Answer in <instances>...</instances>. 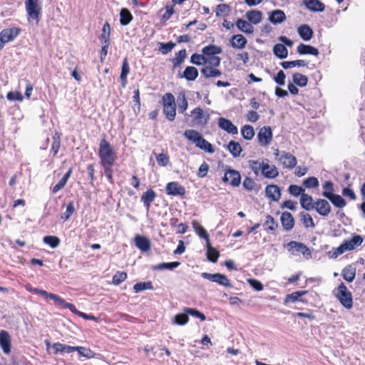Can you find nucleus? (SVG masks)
<instances>
[{
	"label": "nucleus",
	"instance_id": "f8f14e48",
	"mask_svg": "<svg viewBox=\"0 0 365 365\" xmlns=\"http://www.w3.org/2000/svg\"><path fill=\"white\" fill-rule=\"evenodd\" d=\"M258 143L261 146H267L272 140V132L269 126H263L257 133Z\"/></svg>",
	"mask_w": 365,
	"mask_h": 365
},
{
	"label": "nucleus",
	"instance_id": "09e8293b",
	"mask_svg": "<svg viewBox=\"0 0 365 365\" xmlns=\"http://www.w3.org/2000/svg\"><path fill=\"white\" fill-rule=\"evenodd\" d=\"M178 105L179 112L184 113L187 109L188 103L185 92L181 91L178 96Z\"/></svg>",
	"mask_w": 365,
	"mask_h": 365
},
{
	"label": "nucleus",
	"instance_id": "473e14b6",
	"mask_svg": "<svg viewBox=\"0 0 365 365\" xmlns=\"http://www.w3.org/2000/svg\"><path fill=\"white\" fill-rule=\"evenodd\" d=\"M304 4L312 11H323L325 9L324 4L319 0H304Z\"/></svg>",
	"mask_w": 365,
	"mask_h": 365
},
{
	"label": "nucleus",
	"instance_id": "5701e85b",
	"mask_svg": "<svg viewBox=\"0 0 365 365\" xmlns=\"http://www.w3.org/2000/svg\"><path fill=\"white\" fill-rule=\"evenodd\" d=\"M218 126L221 129L232 135L237 134L238 132L237 128L232 123V121L225 118H219Z\"/></svg>",
	"mask_w": 365,
	"mask_h": 365
},
{
	"label": "nucleus",
	"instance_id": "c9c22d12",
	"mask_svg": "<svg viewBox=\"0 0 365 365\" xmlns=\"http://www.w3.org/2000/svg\"><path fill=\"white\" fill-rule=\"evenodd\" d=\"M53 349V354L57 355L58 354H63V353H71L74 351V346H71L70 345H66L61 344L60 342L54 343L52 345Z\"/></svg>",
	"mask_w": 365,
	"mask_h": 365
},
{
	"label": "nucleus",
	"instance_id": "8fccbe9b",
	"mask_svg": "<svg viewBox=\"0 0 365 365\" xmlns=\"http://www.w3.org/2000/svg\"><path fill=\"white\" fill-rule=\"evenodd\" d=\"M74 351H77L81 356L86 359H92L96 356V353L89 348L84 346H74Z\"/></svg>",
	"mask_w": 365,
	"mask_h": 365
},
{
	"label": "nucleus",
	"instance_id": "338daca9",
	"mask_svg": "<svg viewBox=\"0 0 365 365\" xmlns=\"http://www.w3.org/2000/svg\"><path fill=\"white\" fill-rule=\"evenodd\" d=\"M231 11V8L229 5L225 4H219L216 8V15L217 16H227L230 14Z\"/></svg>",
	"mask_w": 365,
	"mask_h": 365
},
{
	"label": "nucleus",
	"instance_id": "412c9836",
	"mask_svg": "<svg viewBox=\"0 0 365 365\" xmlns=\"http://www.w3.org/2000/svg\"><path fill=\"white\" fill-rule=\"evenodd\" d=\"M363 242L364 239L361 235L354 234L351 239L345 240L343 244L346 251H351L361 245Z\"/></svg>",
	"mask_w": 365,
	"mask_h": 365
},
{
	"label": "nucleus",
	"instance_id": "ea45409f",
	"mask_svg": "<svg viewBox=\"0 0 365 365\" xmlns=\"http://www.w3.org/2000/svg\"><path fill=\"white\" fill-rule=\"evenodd\" d=\"M198 76V71L194 66H187L181 76L182 78H185L186 80L192 81H195Z\"/></svg>",
	"mask_w": 365,
	"mask_h": 365
},
{
	"label": "nucleus",
	"instance_id": "39448f33",
	"mask_svg": "<svg viewBox=\"0 0 365 365\" xmlns=\"http://www.w3.org/2000/svg\"><path fill=\"white\" fill-rule=\"evenodd\" d=\"M38 0H25V8L28 20L32 19L36 25L41 21V6L38 3Z\"/></svg>",
	"mask_w": 365,
	"mask_h": 365
},
{
	"label": "nucleus",
	"instance_id": "3c124183",
	"mask_svg": "<svg viewBox=\"0 0 365 365\" xmlns=\"http://www.w3.org/2000/svg\"><path fill=\"white\" fill-rule=\"evenodd\" d=\"M292 80L293 83L299 87H304L308 83V78L300 73H294L292 76Z\"/></svg>",
	"mask_w": 365,
	"mask_h": 365
},
{
	"label": "nucleus",
	"instance_id": "2f4dec72",
	"mask_svg": "<svg viewBox=\"0 0 365 365\" xmlns=\"http://www.w3.org/2000/svg\"><path fill=\"white\" fill-rule=\"evenodd\" d=\"M201 73L206 78L219 77L222 72L220 70L210 66H205L201 69Z\"/></svg>",
	"mask_w": 365,
	"mask_h": 365
},
{
	"label": "nucleus",
	"instance_id": "37998d69",
	"mask_svg": "<svg viewBox=\"0 0 365 365\" xmlns=\"http://www.w3.org/2000/svg\"><path fill=\"white\" fill-rule=\"evenodd\" d=\"M263 226L267 232L274 233L278 227V224L272 215H267Z\"/></svg>",
	"mask_w": 365,
	"mask_h": 365
},
{
	"label": "nucleus",
	"instance_id": "f257e3e1",
	"mask_svg": "<svg viewBox=\"0 0 365 365\" xmlns=\"http://www.w3.org/2000/svg\"><path fill=\"white\" fill-rule=\"evenodd\" d=\"M184 137L189 141L195 143V146L208 153H214V146L203 138L202 134L196 130L187 129L183 133Z\"/></svg>",
	"mask_w": 365,
	"mask_h": 365
},
{
	"label": "nucleus",
	"instance_id": "9d476101",
	"mask_svg": "<svg viewBox=\"0 0 365 365\" xmlns=\"http://www.w3.org/2000/svg\"><path fill=\"white\" fill-rule=\"evenodd\" d=\"M21 29L11 27L4 29L0 32V46L14 41L20 34Z\"/></svg>",
	"mask_w": 365,
	"mask_h": 365
},
{
	"label": "nucleus",
	"instance_id": "774afa93",
	"mask_svg": "<svg viewBox=\"0 0 365 365\" xmlns=\"http://www.w3.org/2000/svg\"><path fill=\"white\" fill-rule=\"evenodd\" d=\"M205 57L203 54L195 53L190 57V62L197 66L205 64Z\"/></svg>",
	"mask_w": 365,
	"mask_h": 365
},
{
	"label": "nucleus",
	"instance_id": "680f3d73",
	"mask_svg": "<svg viewBox=\"0 0 365 365\" xmlns=\"http://www.w3.org/2000/svg\"><path fill=\"white\" fill-rule=\"evenodd\" d=\"M133 289L137 293L142 292L143 290H146V289L152 290V289H153V285L152 282H150V281L143 282H138L134 284Z\"/></svg>",
	"mask_w": 365,
	"mask_h": 365
},
{
	"label": "nucleus",
	"instance_id": "393cba45",
	"mask_svg": "<svg viewBox=\"0 0 365 365\" xmlns=\"http://www.w3.org/2000/svg\"><path fill=\"white\" fill-rule=\"evenodd\" d=\"M356 269L353 264H348L341 270V276L347 282H352L356 277Z\"/></svg>",
	"mask_w": 365,
	"mask_h": 365
},
{
	"label": "nucleus",
	"instance_id": "6e6d98bb",
	"mask_svg": "<svg viewBox=\"0 0 365 365\" xmlns=\"http://www.w3.org/2000/svg\"><path fill=\"white\" fill-rule=\"evenodd\" d=\"M53 143L51 144V152L53 153V156H56L61 147V135L59 133L56 132L53 136Z\"/></svg>",
	"mask_w": 365,
	"mask_h": 365
},
{
	"label": "nucleus",
	"instance_id": "69168bd1",
	"mask_svg": "<svg viewBox=\"0 0 365 365\" xmlns=\"http://www.w3.org/2000/svg\"><path fill=\"white\" fill-rule=\"evenodd\" d=\"M128 277L125 272H117L112 278V282L115 285H118L124 282Z\"/></svg>",
	"mask_w": 365,
	"mask_h": 365
},
{
	"label": "nucleus",
	"instance_id": "de8ad7c7",
	"mask_svg": "<svg viewBox=\"0 0 365 365\" xmlns=\"http://www.w3.org/2000/svg\"><path fill=\"white\" fill-rule=\"evenodd\" d=\"M274 54L280 59L285 58L288 56V50L282 43H277L273 48Z\"/></svg>",
	"mask_w": 365,
	"mask_h": 365
},
{
	"label": "nucleus",
	"instance_id": "f03ea898",
	"mask_svg": "<svg viewBox=\"0 0 365 365\" xmlns=\"http://www.w3.org/2000/svg\"><path fill=\"white\" fill-rule=\"evenodd\" d=\"M98 156L101 165H114L117 159V155L113 148L106 138H103L100 141Z\"/></svg>",
	"mask_w": 365,
	"mask_h": 365
},
{
	"label": "nucleus",
	"instance_id": "c03bdc74",
	"mask_svg": "<svg viewBox=\"0 0 365 365\" xmlns=\"http://www.w3.org/2000/svg\"><path fill=\"white\" fill-rule=\"evenodd\" d=\"M327 199H329L335 207L339 208H342L346 205L345 200L337 194H328Z\"/></svg>",
	"mask_w": 365,
	"mask_h": 365
},
{
	"label": "nucleus",
	"instance_id": "cd10ccee",
	"mask_svg": "<svg viewBox=\"0 0 365 365\" xmlns=\"http://www.w3.org/2000/svg\"><path fill=\"white\" fill-rule=\"evenodd\" d=\"M136 247L143 252H147L150 250V242L145 236L137 235L135 237Z\"/></svg>",
	"mask_w": 365,
	"mask_h": 365
},
{
	"label": "nucleus",
	"instance_id": "79ce46f5",
	"mask_svg": "<svg viewBox=\"0 0 365 365\" xmlns=\"http://www.w3.org/2000/svg\"><path fill=\"white\" fill-rule=\"evenodd\" d=\"M227 150L234 158L239 157L242 152L241 145L235 140H231L227 145Z\"/></svg>",
	"mask_w": 365,
	"mask_h": 365
},
{
	"label": "nucleus",
	"instance_id": "20e7f679",
	"mask_svg": "<svg viewBox=\"0 0 365 365\" xmlns=\"http://www.w3.org/2000/svg\"><path fill=\"white\" fill-rule=\"evenodd\" d=\"M163 114L169 121H173L176 116L175 97L171 93H166L162 97Z\"/></svg>",
	"mask_w": 365,
	"mask_h": 365
},
{
	"label": "nucleus",
	"instance_id": "ddd939ff",
	"mask_svg": "<svg viewBox=\"0 0 365 365\" xmlns=\"http://www.w3.org/2000/svg\"><path fill=\"white\" fill-rule=\"evenodd\" d=\"M279 160L282 165L283 168L290 170L294 168L297 163V158L294 155L284 151L282 152Z\"/></svg>",
	"mask_w": 365,
	"mask_h": 365
},
{
	"label": "nucleus",
	"instance_id": "72a5a7b5",
	"mask_svg": "<svg viewBox=\"0 0 365 365\" xmlns=\"http://www.w3.org/2000/svg\"><path fill=\"white\" fill-rule=\"evenodd\" d=\"M130 72V66L128 58H125L123 61L122 66H121V72L120 75V78L122 83V86L125 88L127 85L128 80L127 77Z\"/></svg>",
	"mask_w": 365,
	"mask_h": 365
},
{
	"label": "nucleus",
	"instance_id": "bb28decb",
	"mask_svg": "<svg viewBox=\"0 0 365 365\" xmlns=\"http://www.w3.org/2000/svg\"><path fill=\"white\" fill-rule=\"evenodd\" d=\"M297 51L300 55L310 54L317 56L319 53L318 49L312 46L300 43L297 47Z\"/></svg>",
	"mask_w": 365,
	"mask_h": 365
},
{
	"label": "nucleus",
	"instance_id": "c756f323",
	"mask_svg": "<svg viewBox=\"0 0 365 365\" xmlns=\"http://www.w3.org/2000/svg\"><path fill=\"white\" fill-rule=\"evenodd\" d=\"M235 24L238 29L245 34H252L254 32V27L250 21H247L242 19H237Z\"/></svg>",
	"mask_w": 365,
	"mask_h": 365
},
{
	"label": "nucleus",
	"instance_id": "aec40b11",
	"mask_svg": "<svg viewBox=\"0 0 365 365\" xmlns=\"http://www.w3.org/2000/svg\"><path fill=\"white\" fill-rule=\"evenodd\" d=\"M280 221L282 227L286 231H290L294 226V219L292 215L289 212H284L280 217Z\"/></svg>",
	"mask_w": 365,
	"mask_h": 365
},
{
	"label": "nucleus",
	"instance_id": "0eeeda50",
	"mask_svg": "<svg viewBox=\"0 0 365 365\" xmlns=\"http://www.w3.org/2000/svg\"><path fill=\"white\" fill-rule=\"evenodd\" d=\"M287 248L292 255L301 253L306 259H310L312 257L310 249L302 242L291 241L287 243Z\"/></svg>",
	"mask_w": 365,
	"mask_h": 365
},
{
	"label": "nucleus",
	"instance_id": "a211bd4d",
	"mask_svg": "<svg viewBox=\"0 0 365 365\" xmlns=\"http://www.w3.org/2000/svg\"><path fill=\"white\" fill-rule=\"evenodd\" d=\"M265 195L270 200L277 202L281 197L280 188L277 185H268L265 187Z\"/></svg>",
	"mask_w": 365,
	"mask_h": 365
},
{
	"label": "nucleus",
	"instance_id": "1a4fd4ad",
	"mask_svg": "<svg viewBox=\"0 0 365 365\" xmlns=\"http://www.w3.org/2000/svg\"><path fill=\"white\" fill-rule=\"evenodd\" d=\"M165 193L170 196H179L180 198H185L186 189L181 185L179 182L173 181L168 182L165 185Z\"/></svg>",
	"mask_w": 365,
	"mask_h": 365
},
{
	"label": "nucleus",
	"instance_id": "dca6fc26",
	"mask_svg": "<svg viewBox=\"0 0 365 365\" xmlns=\"http://www.w3.org/2000/svg\"><path fill=\"white\" fill-rule=\"evenodd\" d=\"M26 289L31 293L40 294V295L44 297L45 298L51 299L54 301V302L56 304H58L59 301L61 298L60 296H58L56 294L49 293V292H47L46 291L41 289L33 288L30 284H27L26 286Z\"/></svg>",
	"mask_w": 365,
	"mask_h": 365
},
{
	"label": "nucleus",
	"instance_id": "b1692460",
	"mask_svg": "<svg viewBox=\"0 0 365 365\" xmlns=\"http://www.w3.org/2000/svg\"><path fill=\"white\" fill-rule=\"evenodd\" d=\"M262 175L266 178L273 179L279 175V171L274 165H269V160L266 159Z\"/></svg>",
	"mask_w": 365,
	"mask_h": 365
},
{
	"label": "nucleus",
	"instance_id": "a18cd8bd",
	"mask_svg": "<svg viewBox=\"0 0 365 365\" xmlns=\"http://www.w3.org/2000/svg\"><path fill=\"white\" fill-rule=\"evenodd\" d=\"M111 28L110 24L106 21L102 28L101 34L98 38L101 42H110Z\"/></svg>",
	"mask_w": 365,
	"mask_h": 365
},
{
	"label": "nucleus",
	"instance_id": "f704fd0d",
	"mask_svg": "<svg viewBox=\"0 0 365 365\" xmlns=\"http://www.w3.org/2000/svg\"><path fill=\"white\" fill-rule=\"evenodd\" d=\"M300 204L304 210H314L315 202H314V200L311 195L304 192L300 197Z\"/></svg>",
	"mask_w": 365,
	"mask_h": 365
},
{
	"label": "nucleus",
	"instance_id": "a878e982",
	"mask_svg": "<svg viewBox=\"0 0 365 365\" xmlns=\"http://www.w3.org/2000/svg\"><path fill=\"white\" fill-rule=\"evenodd\" d=\"M286 20L285 13L280 9H276L269 14V21L274 24H281Z\"/></svg>",
	"mask_w": 365,
	"mask_h": 365
},
{
	"label": "nucleus",
	"instance_id": "49530a36",
	"mask_svg": "<svg viewBox=\"0 0 365 365\" xmlns=\"http://www.w3.org/2000/svg\"><path fill=\"white\" fill-rule=\"evenodd\" d=\"M133 19V16L130 11L126 9L123 8L120 11V23L123 26H126L129 24Z\"/></svg>",
	"mask_w": 365,
	"mask_h": 365
},
{
	"label": "nucleus",
	"instance_id": "9b49d317",
	"mask_svg": "<svg viewBox=\"0 0 365 365\" xmlns=\"http://www.w3.org/2000/svg\"><path fill=\"white\" fill-rule=\"evenodd\" d=\"M202 277L205 279H207L213 282H216L218 284L224 286L225 287H232L230 280L227 278V277L225 274H210L207 272H203L202 273Z\"/></svg>",
	"mask_w": 365,
	"mask_h": 365
},
{
	"label": "nucleus",
	"instance_id": "864d4df0",
	"mask_svg": "<svg viewBox=\"0 0 365 365\" xmlns=\"http://www.w3.org/2000/svg\"><path fill=\"white\" fill-rule=\"evenodd\" d=\"M186 50L182 49L175 53V56L172 59L174 68L180 66L186 58Z\"/></svg>",
	"mask_w": 365,
	"mask_h": 365
},
{
	"label": "nucleus",
	"instance_id": "f3484780",
	"mask_svg": "<svg viewBox=\"0 0 365 365\" xmlns=\"http://www.w3.org/2000/svg\"><path fill=\"white\" fill-rule=\"evenodd\" d=\"M0 346L6 354H9L11 351V339L9 334L5 331H0Z\"/></svg>",
	"mask_w": 365,
	"mask_h": 365
},
{
	"label": "nucleus",
	"instance_id": "603ef678",
	"mask_svg": "<svg viewBox=\"0 0 365 365\" xmlns=\"http://www.w3.org/2000/svg\"><path fill=\"white\" fill-rule=\"evenodd\" d=\"M242 187L245 190L248 192H252L257 190V184L256 182L250 177H245L242 182Z\"/></svg>",
	"mask_w": 365,
	"mask_h": 365
},
{
	"label": "nucleus",
	"instance_id": "a19ab883",
	"mask_svg": "<svg viewBox=\"0 0 365 365\" xmlns=\"http://www.w3.org/2000/svg\"><path fill=\"white\" fill-rule=\"evenodd\" d=\"M264 162H266V159L263 160L262 163H260L257 160H250L248 161L249 168L253 171L255 175H258L259 173L262 174L263 165H264Z\"/></svg>",
	"mask_w": 365,
	"mask_h": 365
},
{
	"label": "nucleus",
	"instance_id": "052dcab7",
	"mask_svg": "<svg viewBox=\"0 0 365 365\" xmlns=\"http://www.w3.org/2000/svg\"><path fill=\"white\" fill-rule=\"evenodd\" d=\"M158 50L163 54H168L170 53L175 46V43L173 41H169L168 43L159 42L158 43Z\"/></svg>",
	"mask_w": 365,
	"mask_h": 365
},
{
	"label": "nucleus",
	"instance_id": "7c9ffc66",
	"mask_svg": "<svg viewBox=\"0 0 365 365\" xmlns=\"http://www.w3.org/2000/svg\"><path fill=\"white\" fill-rule=\"evenodd\" d=\"M230 43L233 48L242 49L247 43V41L243 35L236 34L232 36Z\"/></svg>",
	"mask_w": 365,
	"mask_h": 365
},
{
	"label": "nucleus",
	"instance_id": "13d9d810",
	"mask_svg": "<svg viewBox=\"0 0 365 365\" xmlns=\"http://www.w3.org/2000/svg\"><path fill=\"white\" fill-rule=\"evenodd\" d=\"M219 256H220V252L216 249L212 247L211 246L210 243L209 242V244H207V259L213 263H215L217 261Z\"/></svg>",
	"mask_w": 365,
	"mask_h": 365
},
{
	"label": "nucleus",
	"instance_id": "0e129e2a",
	"mask_svg": "<svg viewBox=\"0 0 365 365\" xmlns=\"http://www.w3.org/2000/svg\"><path fill=\"white\" fill-rule=\"evenodd\" d=\"M43 241L44 243L48 245L52 248L57 247L61 242V240L58 237L52 235L45 236L43 239Z\"/></svg>",
	"mask_w": 365,
	"mask_h": 365
},
{
	"label": "nucleus",
	"instance_id": "4c0bfd02",
	"mask_svg": "<svg viewBox=\"0 0 365 365\" xmlns=\"http://www.w3.org/2000/svg\"><path fill=\"white\" fill-rule=\"evenodd\" d=\"M192 228L195 232L201 237L207 241V244H209L210 239L209 235L206 230L196 220L192 222Z\"/></svg>",
	"mask_w": 365,
	"mask_h": 365
},
{
	"label": "nucleus",
	"instance_id": "2eb2a0df",
	"mask_svg": "<svg viewBox=\"0 0 365 365\" xmlns=\"http://www.w3.org/2000/svg\"><path fill=\"white\" fill-rule=\"evenodd\" d=\"M314 209L322 216H327L331 211V205L324 199H317L315 201Z\"/></svg>",
	"mask_w": 365,
	"mask_h": 365
},
{
	"label": "nucleus",
	"instance_id": "e433bc0d",
	"mask_svg": "<svg viewBox=\"0 0 365 365\" xmlns=\"http://www.w3.org/2000/svg\"><path fill=\"white\" fill-rule=\"evenodd\" d=\"M246 17L252 24H258L262 21V12L258 10H252L246 13Z\"/></svg>",
	"mask_w": 365,
	"mask_h": 365
},
{
	"label": "nucleus",
	"instance_id": "5fc2aeb1",
	"mask_svg": "<svg viewBox=\"0 0 365 365\" xmlns=\"http://www.w3.org/2000/svg\"><path fill=\"white\" fill-rule=\"evenodd\" d=\"M281 66L284 69H288L292 67H304L307 66V63L304 60H295L291 61H284L281 63Z\"/></svg>",
	"mask_w": 365,
	"mask_h": 365
},
{
	"label": "nucleus",
	"instance_id": "6e6552de",
	"mask_svg": "<svg viewBox=\"0 0 365 365\" xmlns=\"http://www.w3.org/2000/svg\"><path fill=\"white\" fill-rule=\"evenodd\" d=\"M192 125L205 126L210 119V114L205 112L201 108L197 107L191 111Z\"/></svg>",
	"mask_w": 365,
	"mask_h": 365
},
{
	"label": "nucleus",
	"instance_id": "7ed1b4c3",
	"mask_svg": "<svg viewBox=\"0 0 365 365\" xmlns=\"http://www.w3.org/2000/svg\"><path fill=\"white\" fill-rule=\"evenodd\" d=\"M333 294L346 309H350L353 307L352 294L344 282H341L338 287L333 290Z\"/></svg>",
	"mask_w": 365,
	"mask_h": 365
},
{
	"label": "nucleus",
	"instance_id": "4468645a",
	"mask_svg": "<svg viewBox=\"0 0 365 365\" xmlns=\"http://www.w3.org/2000/svg\"><path fill=\"white\" fill-rule=\"evenodd\" d=\"M58 305H61L63 308L68 309L71 312L83 318L84 319L95 320L96 319L93 315L87 314L78 310L73 304L66 302L63 298H61Z\"/></svg>",
	"mask_w": 365,
	"mask_h": 365
},
{
	"label": "nucleus",
	"instance_id": "4d7b16f0",
	"mask_svg": "<svg viewBox=\"0 0 365 365\" xmlns=\"http://www.w3.org/2000/svg\"><path fill=\"white\" fill-rule=\"evenodd\" d=\"M241 134L245 140H250L255 136V130L252 125H245L241 128Z\"/></svg>",
	"mask_w": 365,
	"mask_h": 365
},
{
	"label": "nucleus",
	"instance_id": "58836bf2",
	"mask_svg": "<svg viewBox=\"0 0 365 365\" xmlns=\"http://www.w3.org/2000/svg\"><path fill=\"white\" fill-rule=\"evenodd\" d=\"M202 52L206 56L205 58H207L209 56L220 54L222 52V49L220 46L210 44L205 46Z\"/></svg>",
	"mask_w": 365,
	"mask_h": 365
},
{
	"label": "nucleus",
	"instance_id": "c85d7f7f",
	"mask_svg": "<svg viewBox=\"0 0 365 365\" xmlns=\"http://www.w3.org/2000/svg\"><path fill=\"white\" fill-rule=\"evenodd\" d=\"M299 36L306 41H309L313 37V30L307 24H302L297 29Z\"/></svg>",
	"mask_w": 365,
	"mask_h": 365
},
{
	"label": "nucleus",
	"instance_id": "6ab92c4d",
	"mask_svg": "<svg viewBox=\"0 0 365 365\" xmlns=\"http://www.w3.org/2000/svg\"><path fill=\"white\" fill-rule=\"evenodd\" d=\"M156 197V192L151 188L148 189L142 194L140 201L143 203L144 207L148 211L150 210L151 204L155 200Z\"/></svg>",
	"mask_w": 365,
	"mask_h": 365
},
{
	"label": "nucleus",
	"instance_id": "bf43d9fd",
	"mask_svg": "<svg viewBox=\"0 0 365 365\" xmlns=\"http://www.w3.org/2000/svg\"><path fill=\"white\" fill-rule=\"evenodd\" d=\"M180 263L179 262H163L158 264L154 265L153 267V270H162L165 269H173L178 267Z\"/></svg>",
	"mask_w": 365,
	"mask_h": 365
},
{
	"label": "nucleus",
	"instance_id": "e2e57ef3",
	"mask_svg": "<svg viewBox=\"0 0 365 365\" xmlns=\"http://www.w3.org/2000/svg\"><path fill=\"white\" fill-rule=\"evenodd\" d=\"M301 221L302 222L304 226L306 228L309 227H314L315 224L314 222L313 218L309 213L302 212L300 214Z\"/></svg>",
	"mask_w": 365,
	"mask_h": 365
},
{
	"label": "nucleus",
	"instance_id": "4be33fe9",
	"mask_svg": "<svg viewBox=\"0 0 365 365\" xmlns=\"http://www.w3.org/2000/svg\"><path fill=\"white\" fill-rule=\"evenodd\" d=\"M308 293V290H302V291H296L291 294H288L285 296L284 303H290L295 302L297 301H299L304 304L307 303V300L305 299L301 298V297L307 294Z\"/></svg>",
	"mask_w": 365,
	"mask_h": 365
},
{
	"label": "nucleus",
	"instance_id": "423d86ee",
	"mask_svg": "<svg viewBox=\"0 0 365 365\" xmlns=\"http://www.w3.org/2000/svg\"><path fill=\"white\" fill-rule=\"evenodd\" d=\"M222 180L225 184H228L232 187H238L241 183V175L239 171L230 166H225Z\"/></svg>",
	"mask_w": 365,
	"mask_h": 365
}]
</instances>
